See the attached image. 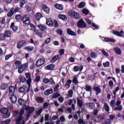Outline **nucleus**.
<instances>
[{
    "label": "nucleus",
    "instance_id": "f257e3e1",
    "mask_svg": "<svg viewBox=\"0 0 124 124\" xmlns=\"http://www.w3.org/2000/svg\"><path fill=\"white\" fill-rule=\"evenodd\" d=\"M25 76L27 78V80L26 81L28 85V88L25 91V93H28L31 90V73H26L25 74Z\"/></svg>",
    "mask_w": 124,
    "mask_h": 124
},
{
    "label": "nucleus",
    "instance_id": "f03ea898",
    "mask_svg": "<svg viewBox=\"0 0 124 124\" xmlns=\"http://www.w3.org/2000/svg\"><path fill=\"white\" fill-rule=\"evenodd\" d=\"M68 14L73 18V19H75V20H78V19H80L81 18V16H80V14L79 13L74 11V10H71L68 12Z\"/></svg>",
    "mask_w": 124,
    "mask_h": 124
},
{
    "label": "nucleus",
    "instance_id": "7ed1b4c3",
    "mask_svg": "<svg viewBox=\"0 0 124 124\" xmlns=\"http://www.w3.org/2000/svg\"><path fill=\"white\" fill-rule=\"evenodd\" d=\"M0 112L1 114H3V117L5 119H7L10 117V113H9V109L5 108H0Z\"/></svg>",
    "mask_w": 124,
    "mask_h": 124
},
{
    "label": "nucleus",
    "instance_id": "20e7f679",
    "mask_svg": "<svg viewBox=\"0 0 124 124\" xmlns=\"http://www.w3.org/2000/svg\"><path fill=\"white\" fill-rule=\"evenodd\" d=\"M20 10V8L19 7H16L15 8H12L9 12L7 13V16L8 17H12L14 14L17 13V12H19Z\"/></svg>",
    "mask_w": 124,
    "mask_h": 124
},
{
    "label": "nucleus",
    "instance_id": "39448f33",
    "mask_svg": "<svg viewBox=\"0 0 124 124\" xmlns=\"http://www.w3.org/2000/svg\"><path fill=\"white\" fill-rule=\"evenodd\" d=\"M25 110L26 111L27 113V118H30L31 115L34 112L35 110V108L33 107H26Z\"/></svg>",
    "mask_w": 124,
    "mask_h": 124
},
{
    "label": "nucleus",
    "instance_id": "423d86ee",
    "mask_svg": "<svg viewBox=\"0 0 124 124\" xmlns=\"http://www.w3.org/2000/svg\"><path fill=\"white\" fill-rule=\"evenodd\" d=\"M21 21L24 26H29L31 23V19L28 17V15H25L21 16Z\"/></svg>",
    "mask_w": 124,
    "mask_h": 124
},
{
    "label": "nucleus",
    "instance_id": "0eeeda50",
    "mask_svg": "<svg viewBox=\"0 0 124 124\" xmlns=\"http://www.w3.org/2000/svg\"><path fill=\"white\" fill-rule=\"evenodd\" d=\"M28 66H29V63L28 62L25 63L22 65H20L18 67H17L18 73H19V74H22V73L24 72V71L28 68Z\"/></svg>",
    "mask_w": 124,
    "mask_h": 124
},
{
    "label": "nucleus",
    "instance_id": "6e6552de",
    "mask_svg": "<svg viewBox=\"0 0 124 124\" xmlns=\"http://www.w3.org/2000/svg\"><path fill=\"white\" fill-rule=\"evenodd\" d=\"M77 26L80 29H85V28H87V24H86L83 18H81L77 22Z\"/></svg>",
    "mask_w": 124,
    "mask_h": 124
},
{
    "label": "nucleus",
    "instance_id": "1a4fd4ad",
    "mask_svg": "<svg viewBox=\"0 0 124 124\" xmlns=\"http://www.w3.org/2000/svg\"><path fill=\"white\" fill-rule=\"evenodd\" d=\"M122 101L120 100H117L116 102V106L118 107H115L114 108V111H122L123 110V106L121 105Z\"/></svg>",
    "mask_w": 124,
    "mask_h": 124
},
{
    "label": "nucleus",
    "instance_id": "9d476101",
    "mask_svg": "<svg viewBox=\"0 0 124 124\" xmlns=\"http://www.w3.org/2000/svg\"><path fill=\"white\" fill-rule=\"evenodd\" d=\"M44 63H45V59H40L38 60L36 62V66L37 67H40V66H42Z\"/></svg>",
    "mask_w": 124,
    "mask_h": 124
},
{
    "label": "nucleus",
    "instance_id": "9b49d317",
    "mask_svg": "<svg viewBox=\"0 0 124 124\" xmlns=\"http://www.w3.org/2000/svg\"><path fill=\"white\" fill-rule=\"evenodd\" d=\"M25 45H27V42L25 40H20L17 42L16 47L17 49H21L22 47H24Z\"/></svg>",
    "mask_w": 124,
    "mask_h": 124
},
{
    "label": "nucleus",
    "instance_id": "f8f14e48",
    "mask_svg": "<svg viewBox=\"0 0 124 124\" xmlns=\"http://www.w3.org/2000/svg\"><path fill=\"white\" fill-rule=\"evenodd\" d=\"M55 67H56V65L55 64H50L45 66L44 67V69H45V70L52 71L55 69Z\"/></svg>",
    "mask_w": 124,
    "mask_h": 124
},
{
    "label": "nucleus",
    "instance_id": "ddd939ff",
    "mask_svg": "<svg viewBox=\"0 0 124 124\" xmlns=\"http://www.w3.org/2000/svg\"><path fill=\"white\" fill-rule=\"evenodd\" d=\"M16 91V86H10L9 87V94H14Z\"/></svg>",
    "mask_w": 124,
    "mask_h": 124
},
{
    "label": "nucleus",
    "instance_id": "4468645a",
    "mask_svg": "<svg viewBox=\"0 0 124 124\" xmlns=\"http://www.w3.org/2000/svg\"><path fill=\"white\" fill-rule=\"evenodd\" d=\"M93 91L96 92V95H98L99 93H101L102 91L101 89L100 88V86H98L97 87L94 86L93 88Z\"/></svg>",
    "mask_w": 124,
    "mask_h": 124
},
{
    "label": "nucleus",
    "instance_id": "2eb2a0df",
    "mask_svg": "<svg viewBox=\"0 0 124 124\" xmlns=\"http://www.w3.org/2000/svg\"><path fill=\"white\" fill-rule=\"evenodd\" d=\"M10 100L12 103H16L17 102V96L14 94H12L10 97Z\"/></svg>",
    "mask_w": 124,
    "mask_h": 124
},
{
    "label": "nucleus",
    "instance_id": "dca6fc26",
    "mask_svg": "<svg viewBox=\"0 0 124 124\" xmlns=\"http://www.w3.org/2000/svg\"><path fill=\"white\" fill-rule=\"evenodd\" d=\"M84 69V66L83 65L79 66H75L74 67V71L75 72H78V71H80V72Z\"/></svg>",
    "mask_w": 124,
    "mask_h": 124
},
{
    "label": "nucleus",
    "instance_id": "f3484780",
    "mask_svg": "<svg viewBox=\"0 0 124 124\" xmlns=\"http://www.w3.org/2000/svg\"><path fill=\"white\" fill-rule=\"evenodd\" d=\"M54 21H52V19L51 18H49L46 19V24L48 26V27H53L54 26Z\"/></svg>",
    "mask_w": 124,
    "mask_h": 124
},
{
    "label": "nucleus",
    "instance_id": "a211bd4d",
    "mask_svg": "<svg viewBox=\"0 0 124 124\" xmlns=\"http://www.w3.org/2000/svg\"><path fill=\"white\" fill-rule=\"evenodd\" d=\"M53 92H54V90H53V89H48L44 92V95L46 96H48V95H49V94H52L53 93Z\"/></svg>",
    "mask_w": 124,
    "mask_h": 124
},
{
    "label": "nucleus",
    "instance_id": "6ab92c4d",
    "mask_svg": "<svg viewBox=\"0 0 124 124\" xmlns=\"http://www.w3.org/2000/svg\"><path fill=\"white\" fill-rule=\"evenodd\" d=\"M42 9L46 14H49V13H50V8H49L47 5L43 4Z\"/></svg>",
    "mask_w": 124,
    "mask_h": 124
},
{
    "label": "nucleus",
    "instance_id": "aec40b11",
    "mask_svg": "<svg viewBox=\"0 0 124 124\" xmlns=\"http://www.w3.org/2000/svg\"><path fill=\"white\" fill-rule=\"evenodd\" d=\"M67 33L68 35H71V36H76L77 35L76 33L69 28L67 29Z\"/></svg>",
    "mask_w": 124,
    "mask_h": 124
},
{
    "label": "nucleus",
    "instance_id": "412c9836",
    "mask_svg": "<svg viewBox=\"0 0 124 124\" xmlns=\"http://www.w3.org/2000/svg\"><path fill=\"white\" fill-rule=\"evenodd\" d=\"M34 31L35 32V34L38 35L39 37H43V32H42L41 30H36Z\"/></svg>",
    "mask_w": 124,
    "mask_h": 124
},
{
    "label": "nucleus",
    "instance_id": "4be33fe9",
    "mask_svg": "<svg viewBox=\"0 0 124 124\" xmlns=\"http://www.w3.org/2000/svg\"><path fill=\"white\" fill-rule=\"evenodd\" d=\"M112 32L113 34L117 35V36H118L119 37H123V34H124V33L123 31H121L120 32L117 31H113ZM122 33L123 34H122Z\"/></svg>",
    "mask_w": 124,
    "mask_h": 124
},
{
    "label": "nucleus",
    "instance_id": "5701e85b",
    "mask_svg": "<svg viewBox=\"0 0 124 124\" xmlns=\"http://www.w3.org/2000/svg\"><path fill=\"white\" fill-rule=\"evenodd\" d=\"M113 50L116 55H122V50L119 47H116L113 48Z\"/></svg>",
    "mask_w": 124,
    "mask_h": 124
},
{
    "label": "nucleus",
    "instance_id": "b1692460",
    "mask_svg": "<svg viewBox=\"0 0 124 124\" xmlns=\"http://www.w3.org/2000/svg\"><path fill=\"white\" fill-rule=\"evenodd\" d=\"M8 88V84L6 83H2L0 85V89L1 91H4Z\"/></svg>",
    "mask_w": 124,
    "mask_h": 124
},
{
    "label": "nucleus",
    "instance_id": "393cba45",
    "mask_svg": "<svg viewBox=\"0 0 124 124\" xmlns=\"http://www.w3.org/2000/svg\"><path fill=\"white\" fill-rule=\"evenodd\" d=\"M59 58L60 56L59 55H55L51 58L50 60V62H51V63H54V62H57V61L59 60Z\"/></svg>",
    "mask_w": 124,
    "mask_h": 124
},
{
    "label": "nucleus",
    "instance_id": "a878e982",
    "mask_svg": "<svg viewBox=\"0 0 124 124\" xmlns=\"http://www.w3.org/2000/svg\"><path fill=\"white\" fill-rule=\"evenodd\" d=\"M43 17V16H42V14L40 13H37L35 15V18L38 22H39L40 21V19Z\"/></svg>",
    "mask_w": 124,
    "mask_h": 124
},
{
    "label": "nucleus",
    "instance_id": "bb28decb",
    "mask_svg": "<svg viewBox=\"0 0 124 124\" xmlns=\"http://www.w3.org/2000/svg\"><path fill=\"white\" fill-rule=\"evenodd\" d=\"M24 50L27 51V52H32L34 50V46H27L24 48Z\"/></svg>",
    "mask_w": 124,
    "mask_h": 124
},
{
    "label": "nucleus",
    "instance_id": "cd10ccee",
    "mask_svg": "<svg viewBox=\"0 0 124 124\" xmlns=\"http://www.w3.org/2000/svg\"><path fill=\"white\" fill-rule=\"evenodd\" d=\"M11 29H12L13 31L16 32L18 31V27L15 25L14 22H12L11 24Z\"/></svg>",
    "mask_w": 124,
    "mask_h": 124
},
{
    "label": "nucleus",
    "instance_id": "c85d7f7f",
    "mask_svg": "<svg viewBox=\"0 0 124 124\" xmlns=\"http://www.w3.org/2000/svg\"><path fill=\"white\" fill-rule=\"evenodd\" d=\"M54 7L57 9H59V10H63V6L62 4L55 3L54 4Z\"/></svg>",
    "mask_w": 124,
    "mask_h": 124
},
{
    "label": "nucleus",
    "instance_id": "c756f323",
    "mask_svg": "<svg viewBox=\"0 0 124 124\" xmlns=\"http://www.w3.org/2000/svg\"><path fill=\"white\" fill-rule=\"evenodd\" d=\"M18 103L21 106H25L26 105V101L22 98H19L18 100Z\"/></svg>",
    "mask_w": 124,
    "mask_h": 124
},
{
    "label": "nucleus",
    "instance_id": "7c9ffc66",
    "mask_svg": "<svg viewBox=\"0 0 124 124\" xmlns=\"http://www.w3.org/2000/svg\"><path fill=\"white\" fill-rule=\"evenodd\" d=\"M35 100L37 103H43L44 102V98L42 97H37Z\"/></svg>",
    "mask_w": 124,
    "mask_h": 124
},
{
    "label": "nucleus",
    "instance_id": "2f4dec72",
    "mask_svg": "<svg viewBox=\"0 0 124 124\" xmlns=\"http://www.w3.org/2000/svg\"><path fill=\"white\" fill-rule=\"evenodd\" d=\"M38 28H39V29L40 30V31H45L47 30V27L43 24L38 25Z\"/></svg>",
    "mask_w": 124,
    "mask_h": 124
},
{
    "label": "nucleus",
    "instance_id": "473e14b6",
    "mask_svg": "<svg viewBox=\"0 0 124 124\" xmlns=\"http://www.w3.org/2000/svg\"><path fill=\"white\" fill-rule=\"evenodd\" d=\"M104 41H105L106 42L115 43L116 42V40L111 38L104 37Z\"/></svg>",
    "mask_w": 124,
    "mask_h": 124
},
{
    "label": "nucleus",
    "instance_id": "72a5a7b5",
    "mask_svg": "<svg viewBox=\"0 0 124 124\" xmlns=\"http://www.w3.org/2000/svg\"><path fill=\"white\" fill-rule=\"evenodd\" d=\"M19 79L21 83H26V81H27V79L24 75H20L19 76Z\"/></svg>",
    "mask_w": 124,
    "mask_h": 124
},
{
    "label": "nucleus",
    "instance_id": "f704fd0d",
    "mask_svg": "<svg viewBox=\"0 0 124 124\" xmlns=\"http://www.w3.org/2000/svg\"><path fill=\"white\" fill-rule=\"evenodd\" d=\"M104 108L106 112L108 113L110 111V107L109 105H108V103H105L104 104Z\"/></svg>",
    "mask_w": 124,
    "mask_h": 124
},
{
    "label": "nucleus",
    "instance_id": "c9c22d12",
    "mask_svg": "<svg viewBox=\"0 0 124 124\" xmlns=\"http://www.w3.org/2000/svg\"><path fill=\"white\" fill-rule=\"evenodd\" d=\"M4 34L6 37H11V31L8 30L5 31Z\"/></svg>",
    "mask_w": 124,
    "mask_h": 124
},
{
    "label": "nucleus",
    "instance_id": "e433bc0d",
    "mask_svg": "<svg viewBox=\"0 0 124 124\" xmlns=\"http://www.w3.org/2000/svg\"><path fill=\"white\" fill-rule=\"evenodd\" d=\"M72 83V80L68 79L66 81V83L65 84V87H67L68 88H70V85Z\"/></svg>",
    "mask_w": 124,
    "mask_h": 124
},
{
    "label": "nucleus",
    "instance_id": "4c0bfd02",
    "mask_svg": "<svg viewBox=\"0 0 124 124\" xmlns=\"http://www.w3.org/2000/svg\"><path fill=\"white\" fill-rule=\"evenodd\" d=\"M87 106L89 107L90 109H94V107H95V105H94V103L91 102L87 104Z\"/></svg>",
    "mask_w": 124,
    "mask_h": 124
},
{
    "label": "nucleus",
    "instance_id": "58836bf2",
    "mask_svg": "<svg viewBox=\"0 0 124 124\" xmlns=\"http://www.w3.org/2000/svg\"><path fill=\"white\" fill-rule=\"evenodd\" d=\"M85 91H86V92H89L90 93V94H92V86L90 85H86L85 86Z\"/></svg>",
    "mask_w": 124,
    "mask_h": 124
},
{
    "label": "nucleus",
    "instance_id": "ea45409f",
    "mask_svg": "<svg viewBox=\"0 0 124 124\" xmlns=\"http://www.w3.org/2000/svg\"><path fill=\"white\" fill-rule=\"evenodd\" d=\"M15 64L16 68H18V67H19V66H20V65H21V64H22V62H21V61H20L19 60H16L15 62Z\"/></svg>",
    "mask_w": 124,
    "mask_h": 124
},
{
    "label": "nucleus",
    "instance_id": "a19ab883",
    "mask_svg": "<svg viewBox=\"0 0 124 124\" xmlns=\"http://www.w3.org/2000/svg\"><path fill=\"white\" fill-rule=\"evenodd\" d=\"M29 25H30V27L31 28V31H34L36 30V27L33 24L31 23V22H30Z\"/></svg>",
    "mask_w": 124,
    "mask_h": 124
},
{
    "label": "nucleus",
    "instance_id": "79ce46f5",
    "mask_svg": "<svg viewBox=\"0 0 124 124\" xmlns=\"http://www.w3.org/2000/svg\"><path fill=\"white\" fill-rule=\"evenodd\" d=\"M58 18L61 19V20H66L67 19L66 16L64 15H59Z\"/></svg>",
    "mask_w": 124,
    "mask_h": 124
},
{
    "label": "nucleus",
    "instance_id": "37998d69",
    "mask_svg": "<svg viewBox=\"0 0 124 124\" xmlns=\"http://www.w3.org/2000/svg\"><path fill=\"white\" fill-rule=\"evenodd\" d=\"M77 101L78 107H79V108H82V107L83 106V102L82 101V100L78 99Z\"/></svg>",
    "mask_w": 124,
    "mask_h": 124
},
{
    "label": "nucleus",
    "instance_id": "c03bdc74",
    "mask_svg": "<svg viewBox=\"0 0 124 124\" xmlns=\"http://www.w3.org/2000/svg\"><path fill=\"white\" fill-rule=\"evenodd\" d=\"M82 12L85 15H88V14H89V13H90V11H89V10H88L87 8H84L82 10Z\"/></svg>",
    "mask_w": 124,
    "mask_h": 124
},
{
    "label": "nucleus",
    "instance_id": "a18cd8bd",
    "mask_svg": "<svg viewBox=\"0 0 124 124\" xmlns=\"http://www.w3.org/2000/svg\"><path fill=\"white\" fill-rule=\"evenodd\" d=\"M12 56H13V52L6 55L5 57V61H8V60H9V59H10Z\"/></svg>",
    "mask_w": 124,
    "mask_h": 124
},
{
    "label": "nucleus",
    "instance_id": "49530a36",
    "mask_svg": "<svg viewBox=\"0 0 124 124\" xmlns=\"http://www.w3.org/2000/svg\"><path fill=\"white\" fill-rule=\"evenodd\" d=\"M18 92L19 93H25L26 92V87H21L18 89Z\"/></svg>",
    "mask_w": 124,
    "mask_h": 124
},
{
    "label": "nucleus",
    "instance_id": "de8ad7c7",
    "mask_svg": "<svg viewBox=\"0 0 124 124\" xmlns=\"http://www.w3.org/2000/svg\"><path fill=\"white\" fill-rule=\"evenodd\" d=\"M120 90V87L117 86L114 91H113V93L114 95V97H116V95H117V92H119Z\"/></svg>",
    "mask_w": 124,
    "mask_h": 124
},
{
    "label": "nucleus",
    "instance_id": "09e8293b",
    "mask_svg": "<svg viewBox=\"0 0 124 124\" xmlns=\"http://www.w3.org/2000/svg\"><path fill=\"white\" fill-rule=\"evenodd\" d=\"M15 19L16 21H20L22 19V15H16L15 16Z\"/></svg>",
    "mask_w": 124,
    "mask_h": 124
},
{
    "label": "nucleus",
    "instance_id": "8fccbe9b",
    "mask_svg": "<svg viewBox=\"0 0 124 124\" xmlns=\"http://www.w3.org/2000/svg\"><path fill=\"white\" fill-rule=\"evenodd\" d=\"M85 5H86V3H85V2H81L78 5V8H83V7H84Z\"/></svg>",
    "mask_w": 124,
    "mask_h": 124
},
{
    "label": "nucleus",
    "instance_id": "3c124183",
    "mask_svg": "<svg viewBox=\"0 0 124 124\" xmlns=\"http://www.w3.org/2000/svg\"><path fill=\"white\" fill-rule=\"evenodd\" d=\"M90 56L91 58H93V59H96V58H97V54H96L95 52H92L90 54Z\"/></svg>",
    "mask_w": 124,
    "mask_h": 124
},
{
    "label": "nucleus",
    "instance_id": "603ef678",
    "mask_svg": "<svg viewBox=\"0 0 124 124\" xmlns=\"http://www.w3.org/2000/svg\"><path fill=\"white\" fill-rule=\"evenodd\" d=\"M115 103H116V102L114 100H112L110 101V106L112 107L113 110L115 108Z\"/></svg>",
    "mask_w": 124,
    "mask_h": 124
},
{
    "label": "nucleus",
    "instance_id": "864d4df0",
    "mask_svg": "<svg viewBox=\"0 0 124 124\" xmlns=\"http://www.w3.org/2000/svg\"><path fill=\"white\" fill-rule=\"evenodd\" d=\"M73 96V90H70L68 91V97H72Z\"/></svg>",
    "mask_w": 124,
    "mask_h": 124
},
{
    "label": "nucleus",
    "instance_id": "5fc2aeb1",
    "mask_svg": "<svg viewBox=\"0 0 124 124\" xmlns=\"http://www.w3.org/2000/svg\"><path fill=\"white\" fill-rule=\"evenodd\" d=\"M59 96H61V94L59 93H55L52 96V98H54L55 99H56V98H58Z\"/></svg>",
    "mask_w": 124,
    "mask_h": 124
},
{
    "label": "nucleus",
    "instance_id": "6e6d98bb",
    "mask_svg": "<svg viewBox=\"0 0 124 124\" xmlns=\"http://www.w3.org/2000/svg\"><path fill=\"white\" fill-rule=\"evenodd\" d=\"M72 82H73V83H74L75 85H77V84L78 83V79L77 78V77H74Z\"/></svg>",
    "mask_w": 124,
    "mask_h": 124
},
{
    "label": "nucleus",
    "instance_id": "4d7b16f0",
    "mask_svg": "<svg viewBox=\"0 0 124 124\" xmlns=\"http://www.w3.org/2000/svg\"><path fill=\"white\" fill-rule=\"evenodd\" d=\"M23 120V116L18 115V117L16 119V123H21V121Z\"/></svg>",
    "mask_w": 124,
    "mask_h": 124
},
{
    "label": "nucleus",
    "instance_id": "13d9d810",
    "mask_svg": "<svg viewBox=\"0 0 124 124\" xmlns=\"http://www.w3.org/2000/svg\"><path fill=\"white\" fill-rule=\"evenodd\" d=\"M103 65L104 67H109L110 66V62H106L103 63Z\"/></svg>",
    "mask_w": 124,
    "mask_h": 124
},
{
    "label": "nucleus",
    "instance_id": "bf43d9fd",
    "mask_svg": "<svg viewBox=\"0 0 124 124\" xmlns=\"http://www.w3.org/2000/svg\"><path fill=\"white\" fill-rule=\"evenodd\" d=\"M24 113H25V109L24 108H21L19 113V116L23 117V115H24Z\"/></svg>",
    "mask_w": 124,
    "mask_h": 124
},
{
    "label": "nucleus",
    "instance_id": "052dcab7",
    "mask_svg": "<svg viewBox=\"0 0 124 124\" xmlns=\"http://www.w3.org/2000/svg\"><path fill=\"white\" fill-rule=\"evenodd\" d=\"M43 111V108H40L36 113V115H37V116H40V114H41V113H42Z\"/></svg>",
    "mask_w": 124,
    "mask_h": 124
},
{
    "label": "nucleus",
    "instance_id": "680f3d73",
    "mask_svg": "<svg viewBox=\"0 0 124 124\" xmlns=\"http://www.w3.org/2000/svg\"><path fill=\"white\" fill-rule=\"evenodd\" d=\"M26 3V2L25 1V0H22L20 1L19 3V6L20 7H23L24 6V5Z\"/></svg>",
    "mask_w": 124,
    "mask_h": 124
},
{
    "label": "nucleus",
    "instance_id": "e2e57ef3",
    "mask_svg": "<svg viewBox=\"0 0 124 124\" xmlns=\"http://www.w3.org/2000/svg\"><path fill=\"white\" fill-rule=\"evenodd\" d=\"M53 26L55 27V28H58L59 27V23H58V21L56 20H53Z\"/></svg>",
    "mask_w": 124,
    "mask_h": 124
},
{
    "label": "nucleus",
    "instance_id": "0e129e2a",
    "mask_svg": "<svg viewBox=\"0 0 124 124\" xmlns=\"http://www.w3.org/2000/svg\"><path fill=\"white\" fill-rule=\"evenodd\" d=\"M5 35L4 34H0V40H5Z\"/></svg>",
    "mask_w": 124,
    "mask_h": 124
},
{
    "label": "nucleus",
    "instance_id": "69168bd1",
    "mask_svg": "<svg viewBox=\"0 0 124 124\" xmlns=\"http://www.w3.org/2000/svg\"><path fill=\"white\" fill-rule=\"evenodd\" d=\"M59 88H60V84H57L54 88V92H57L59 91Z\"/></svg>",
    "mask_w": 124,
    "mask_h": 124
},
{
    "label": "nucleus",
    "instance_id": "338daca9",
    "mask_svg": "<svg viewBox=\"0 0 124 124\" xmlns=\"http://www.w3.org/2000/svg\"><path fill=\"white\" fill-rule=\"evenodd\" d=\"M78 124H87V123H86V122L84 121V120H83V119H79L78 120Z\"/></svg>",
    "mask_w": 124,
    "mask_h": 124
},
{
    "label": "nucleus",
    "instance_id": "774afa93",
    "mask_svg": "<svg viewBox=\"0 0 124 124\" xmlns=\"http://www.w3.org/2000/svg\"><path fill=\"white\" fill-rule=\"evenodd\" d=\"M46 44H49V43H51V38H48L45 40Z\"/></svg>",
    "mask_w": 124,
    "mask_h": 124
}]
</instances>
